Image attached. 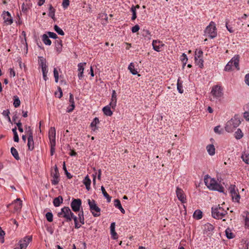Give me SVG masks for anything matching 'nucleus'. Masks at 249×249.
Returning a JSON list of instances; mask_svg holds the SVG:
<instances>
[{
	"label": "nucleus",
	"mask_w": 249,
	"mask_h": 249,
	"mask_svg": "<svg viewBox=\"0 0 249 249\" xmlns=\"http://www.w3.org/2000/svg\"><path fill=\"white\" fill-rule=\"evenodd\" d=\"M86 65V63H80L78 65V71L79 73L78 76L79 79H81L83 77V72L84 70V66Z\"/></svg>",
	"instance_id": "f3484780"
},
{
	"label": "nucleus",
	"mask_w": 249,
	"mask_h": 249,
	"mask_svg": "<svg viewBox=\"0 0 249 249\" xmlns=\"http://www.w3.org/2000/svg\"><path fill=\"white\" fill-rule=\"evenodd\" d=\"M101 191L104 196L107 199V201L108 202H110L111 201V197L109 196V195L107 193L105 188L102 186L101 187Z\"/></svg>",
	"instance_id": "c9c22d12"
},
{
	"label": "nucleus",
	"mask_w": 249,
	"mask_h": 249,
	"mask_svg": "<svg viewBox=\"0 0 249 249\" xmlns=\"http://www.w3.org/2000/svg\"><path fill=\"white\" fill-rule=\"evenodd\" d=\"M110 107H111V106H110V105H109L103 107V111L106 115L109 116L112 115V112L110 109Z\"/></svg>",
	"instance_id": "b1692460"
},
{
	"label": "nucleus",
	"mask_w": 249,
	"mask_h": 249,
	"mask_svg": "<svg viewBox=\"0 0 249 249\" xmlns=\"http://www.w3.org/2000/svg\"><path fill=\"white\" fill-rule=\"evenodd\" d=\"M203 57V52L201 50H196L195 53V58Z\"/></svg>",
	"instance_id": "a19ab883"
},
{
	"label": "nucleus",
	"mask_w": 249,
	"mask_h": 249,
	"mask_svg": "<svg viewBox=\"0 0 249 249\" xmlns=\"http://www.w3.org/2000/svg\"><path fill=\"white\" fill-rule=\"evenodd\" d=\"M139 6L138 5H137V6L135 7L134 6H133L131 8V11L132 13V16L131 17V19L132 20H134V19H135L137 18V16H136V8H139Z\"/></svg>",
	"instance_id": "e433bc0d"
},
{
	"label": "nucleus",
	"mask_w": 249,
	"mask_h": 249,
	"mask_svg": "<svg viewBox=\"0 0 249 249\" xmlns=\"http://www.w3.org/2000/svg\"><path fill=\"white\" fill-rule=\"evenodd\" d=\"M220 127L219 125L215 126L214 128V132L216 133H217V134H220L221 131L220 130Z\"/></svg>",
	"instance_id": "680f3d73"
},
{
	"label": "nucleus",
	"mask_w": 249,
	"mask_h": 249,
	"mask_svg": "<svg viewBox=\"0 0 249 249\" xmlns=\"http://www.w3.org/2000/svg\"><path fill=\"white\" fill-rule=\"evenodd\" d=\"M55 44L57 49H61L62 47V42L61 40L59 39L56 40Z\"/></svg>",
	"instance_id": "3c124183"
},
{
	"label": "nucleus",
	"mask_w": 249,
	"mask_h": 249,
	"mask_svg": "<svg viewBox=\"0 0 249 249\" xmlns=\"http://www.w3.org/2000/svg\"><path fill=\"white\" fill-rule=\"evenodd\" d=\"M128 69L130 72L133 75L137 74V69L135 68V65L133 63H131L128 67Z\"/></svg>",
	"instance_id": "a878e982"
},
{
	"label": "nucleus",
	"mask_w": 249,
	"mask_h": 249,
	"mask_svg": "<svg viewBox=\"0 0 249 249\" xmlns=\"http://www.w3.org/2000/svg\"><path fill=\"white\" fill-rule=\"evenodd\" d=\"M206 150L210 156H213L215 153V149L213 144H209L206 146Z\"/></svg>",
	"instance_id": "6ab92c4d"
},
{
	"label": "nucleus",
	"mask_w": 249,
	"mask_h": 249,
	"mask_svg": "<svg viewBox=\"0 0 249 249\" xmlns=\"http://www.w3.org/2000/svg\"><path fill=\"white\" fill-rule=\"evenodd\" d=\"M3 19L4 22L8 25L11 24L13 23V19L11 17L10 14L9 12L4 11L3 14Z\"/></svg>",
	"instance_id": "dca6fc26"
},
{
	"label": "nucleus",
	"mask_w": 249,
	"mask_h": 249,
	"mask_svg": "<svg viewBox=\"0 0 249 249\" xmlns=\"http://www.w3.org/2000/svg\"><path fill=\"white\" fill-rule=\"evenodd\" d=\"M99 123V119L97 117L95 118L90 124V126L92 128V130L95 131L97 129L96 125Z\"/></svg>",
	"instance_id": "7c9ffc66"
},
{
	"label": "nucleus",
	"mask_w": 249,
	"mask_h": 249,
	"mask_svg": "<svg viewBox=\"0 0 249 249\" xmlns=\"http://www.w3.org/2000/svg\"><path fill=\"white\" fill-rule=\"evenodd\" d=\"M139 30L140 27L138 25H135L131 29L132 32L133 33L137 32Z\"/></svg>",
	"instance_id": "5fc2aeb1"
},
{
	"label": "nucleus",
	"mask_w": 249,
	"mask_h": 249,
	"mask_svg": "<svg viewBox=\"0 0 249 249\" xmlns=\"http://www.w3.org/2000/svg\"><path fill=\"white\" fill-rule=\"evenodd\" d=\"M51 144V155H53L54 151H55V143H50Z\"/></svg>",
	"instance_id": "6e6d98bb"
},
{
	"label": "nucleus",
	"mask_w": 249,
	"mask_h": 249,
	"mask_svg": "<svg viewBox=\"0 0 249 249\" xmlns=\"http://www.w3.org/2000/svg\"><path fill=\"white\" fill-rule=\"evenodd\" d=\"M243 217L244 219L245 226L246 228H249V213L247 212H245L243 214Z\"/></svg>",
	"instance_id": "5701e85b"
},
{
	"label": "nucleus",
	"mask_w": 249,
	"mask_h": 249,
	"mask_svg": "<svg viewBox=\"0 0 249 249\" xmlns=\"http://www.w3.org/2000/svg\"><path fill=\"white\" fill-rule=\"evenodd\" d=\"M48 34L50 37L54 39H56L57 38H58L57 35L53 32H48Z\"/></svg>",
	"instance_id": "864d4df0"
},
{
	"label": "nucleus",
	"mask_w": 249,
	"mask_h": 249,
	"mask_svg": "<svg viewBox=\"0 0 249 249\" xmlns=\"http://www.w3.org/2000/svg\"><path fill=\"white\" fill-rule=\"evenodd\" d=\"M46 217L49 222H52L53 220V215L52 213L48 212L46 214Z\"/></svg>",
	"instance_id": "09e8293b"
},
{
	"label": "nucleus",
	"mask_w": 249,
	"mask_h": 249,
	"mask_svg": "<svg viewBox=\"0 0 249 249\" xmlns=\"http://www.w3.org/2000/svg\"><path fill=\"white\" fill-rule=\"evenodd\" d=\"M177 89L180 93H182L183 92L184 90L183 89L182 83L180 81L179 78L178 80Z\"/></svg>",
	"instance_id": "4c0bfd02"
},
{
	"label": "nucleus",
	"mask_w": 249,
	"mask_h": 249,
	"mask_svg": "<svg viewBox=\"0 0 249 249\" xmlns=\"http://www.w3.org/2000/svg\"><path fill=\"white\" fill-rule=\"evenodd\" d=\"M53 74H54V77L55 78V82L57 83V82H58V81L59 74H58V71L56 68H54L53 70Z\"/></svg>",
	"instance_id": "8fccbe9b"
},
{
	"label": "nucleus",
	"mask_w": 249,
	"mask_h": 249,
	"mask_svg": "<svg viewBox=\"0 0 249 249\" xmlns=\"http://www.w3.org/2000/svg\"><path fill=\"white\" fill-rule=\"evenodd\" d=\"M14 101L13 105L15 107H18L20 106V101L19 99V98L17 96H14Z\"/></svg>",
	"instance_id": "79ce46f5"
},
{
	"label": "nucleus",
	"mask_w": 249,
	"mask_h": 249,
	"mask_svg": "<svg viewBox=\"0 0 249 249\" xmlns=\"http://www.w3.org/2000/svg\"><path fill=\"white\" fill-rule=\"evenodd\" d=\"M245 82L246 84L249 86V73L245 75Z\"/></svg>",
	"instance_id": "e2e57ef3"
},
{
	"label": "nucleus",
	"mask_w": 249,
	"mask_h": 249,
	"mask_svg": "<svg viewBox=\"0 0 249 249\" xmlns=\"http://www.w3.org/2000/svg\"><path fill=\"white\" fill-rule=\"evenodd\" d=\"M211 101H220L224 95L223 89L220 85H215L211 88L210 92Z\"/></svg>",
	"instance_id": "f03ea898"
},
{
	"label": "nucleus",
	"mask_w": 249,
	"mask_h": 249,
	"mask_svg": "<svg viewBox=\"0 0 249 249\" xmlns=\"http://www.w3.org/2000/svg\"><path fill=\"white\" fill-rule=\"evenodd\" d=\"M14 141L16 142H18L19 138H18V133L14 134Z\"/></svg>",
	"instance_id": "774afa93"
},
{
	"label": "nucleus",
	"mask_w": 249,
	"mask_h": 249,
	"mask_svg": "<svg viewBox=\"0 0 249 249\" xmlns=\"http://www.w3.org/2000/svg\"><path fill=\"white\" fill-rule=\"evenodd\" d=\"M204 183L211 190L217 191L220 193L224 192V187L215 179L211 178L208 175L205 176Z\"/></svg>",
	"instance_id": "f257e3e1"
},
{
	"label": "nucleus",
	"mask_w": 249,
	"mask_h": 249,
	"mask_svg": "<svg viewBox=\"0 0 249 249\" xmlns=\"http://www.w3.org/2000/svg\"><path fill=\"white\" fill-rule=\"evenodd\" d=\"M58 92H55V95L59 98H60L62 96V91L60 87L58 88Z\"/></svg>",
	"instance_id": "603ef678"
},
{
	"label": "nucleus",
	"mask_w": 249,
	"mask_h": 249,
	"mask_svg": "<svg viewBox=\"0 0 249 249\" xmlns=\"http://www.w3.org/2000/svg\"><path fill=\"white\" fill-rule=\"evenodd\" d=\"M115 223L114 222H113L111 224V225H110V233H111L112 237L113 239H116L118 238V237H117V234L115 232Z\"/></svg>",
	"instance_id": "aec40b11"
},
{
	"label": "nucleus",
	"mask_w": 249,
	"mask_h": 249,
	"mask_svg": "<svg viewBox=\"0 0 249 249\" xmlns=\"http://www.w3.org/2000/svg\"><path fill=\"white\" fill-rule=\"evenodd\" d=\"M42 41L46 45H50L51 44V41L49 38L48 36L46 34H43L42 36Z\"/></svg>",
	"instance_id": "473e14b6"
},
{
	"label": "nucleus",
	"mask_w": 249,
	"mask_h": 249,
	"mask_svg": "<svg viewBox=\"0 0 249 249\" xmlns=\"http://www.w3.org/2000/svg\"><path fill=\"white\" fill-rule=\"evenodd\" d=\"M233 201L235 202H239L240 199V196L239 195L238 191L233 193L231 195Z\"/></svg>",
	"instance_id": "c756f323"
},
{
	"label": "nucleus",
	"mask_w": 249,
	"mask_h": 249,
	"mask_svg": "<svg viewBox=\"0 0 249 249\" xmlns=\"http://www.w3.org/2000/svg\"><path fill=\"white\" fill-rule=\"evenodd\" d=\"M83 183L86 186V189L89 191L90 189V183H91V180L89 177L88 175H87L84 178L83 180Z\"/></svg>",
	"instance_id": "393cba45"
},
{
	"label": "nucleus",
	"mask_w": 249,
	"mask_h": 249,
	"mask_svg": "<svg viewBox=\"0 0 249 249\" xmlns=\"http://www.w3.org/2000/svg\"><path fill=\"white\" fill-rule=\"evenodd\" d=\"M40 62L41 65V67H43L44 65H46L45 59L43 57L40 58Z\"/></svg>",
	"instance_id": "69168bd1"
},
{
	"label": "nucleus",
	"mask_w": 249,
	"mask_h": 249,
	"mask_svg": "<svg viewBox=\"0 0 249 249\" xmlns=\"http://www.w3.org/2000/svg\"><path fill=\"white\" fill-rule=\"evenodd\" d=\"M52 176L53 177V179L52 180V183L53 185H57L59 182V173H52Z\"/></svg>",
	"instance_id": "a211bd4d"
},
{
	"label": "nucleus",
	"mask_w": 249,
	"mask_h": 249,
	"mask_svg": "<svg viewBox=\"0 0 249 249\" xmlns=\"http://www.w3.org/2000/svg\"><path fill=\"white\" fill-rule=\"evenodd\" d=\"M234 135L235 138L237 140L240 139L243 136V134L240 129H238Z\"/></svg>",
	"instance_id": "58836bf2"
},
{
	"label": "nucleus",
	"mask_w": 249,
	"mask_h": 249,
	"mask_svg": "<svg viewBox=\"0 0 249 249\" xmlns=\"http://www.w3.org/2000/svg\"><path fill=\"white\" fill-rule=\"evenodd\" d=\"M70 4L69 0H63L62 5L64 8H67Z\"/></svg>",
	"instance_id": "bf43d9fd"
},
{
	"label": "nucleus",
	"mask_w": 249,
	"mask_h": 249,
	"mask_svg": "<svg viewBox=\"0 0 249 249\" xmlns=\"http://www.w3.org/2000/svg\"><path fill=\"white\" fill-rule=\"evenodd\" d=\"M54 29L55 31L59 35L63 36L64 35V32L63 31L59 28L57 25H55L54 26Z\"/></svg>",
	"instance_id": "49530a36"
},
{
	"label": "nucleus",
	"mask_w": 249,
	"mask_h": 249,
	"mask_svg": "<svg viewBox=\"0 0 249 249\" xmlns=\"http://www.w3.org/2000/svg\"><path fill=\"white\" fill-rule=\"evenodd\" d=\"M241 158L247 164H249V154L245 152L242 154Z\"/></svg>",
	"instance_id": "2f4dec72"
},
{
	"label": "nucleus",
	"mask_w": 249,
	"mask_h": 249,
	"mask_svg": "<svg viewBox=\"0 0 249 249\" xmlns=\"http://www.w3.org/2000/svg\"><path fill=\"white\" fill-rule=\"evenodd\" d=\"M17 124V125L18 126V130L20 132H23V128H22V124L20 122V121H18V123H16Z\"/></svg>",
	"instance_id": "4d7b16f0"
},
{
	"label": "nucleus",
	"mask_w": 249,
	"mask_h": 249,
	"mask_svg": "<svg viewBox=\"0 0 249 249\" xmlns=\"http://www.w3.org/2000/svg\"><path fill=\"white\" fill-rule=\"evenodd\" d=\"M9 72L10 76L14 77L15 76V71L13 69L10 68L9 69Z\"/></svg>",
	"instance_id": "338daca9"
},
{
	"label": "nucleus",
	"mask_w": 249,
	"mask_h": 249,
	"mask_svg": "<svg viewBox=\"0 0 249 249\" xmlns=\"http://www.w3.org/2000/svg\"><path fill=\"white\" fill-rule=\"evenodd\" d=\"M214 229V227L210 223H207L204 225V231L207 232L212 231Z\"/></svg>",
	"instance_id": "bb28decb"
},
{
	"label": "nucleus",
	"mask_w": 249,
	"mask_h": 249,
	"mask_svg": "<svg viewBox=\"0 0 249 249\" xmlns=\"http://www.w3.org/2000/svg\"><path fill=\"white\" fill-rule=\"evenodd\" d=\"M227 214V210L219 206V205L212 208V214L214 218L222 219Z\"/></svg>",
	"instance_id": "20e7f679"
},
{
	"label": "nucleus",
	"mask_w": 249,
	"mask_h": 249,
	"mask_svg": "<svg viewBox=\"0 0 249 249\" xmlns=\"http://www.w3.org/2000/svg\"><path fill=\"white\" fill-rule=\"evenodd\" d=\"M114 206L118 208L119 209H120L122 213H124V210L123 208L122 207V205L120 202V201L119 199H115L114 201Z\"/></svg>",
	"instance_id": "c85d7f7f"
},
{
	"label": "nucleus",
	"mask_w": 249,
	"mask_h": 249,
	"mask_svg": "<svg viewBox=\"0 0 249 249\" xmlns=\"http://www.w3.org/2000/svg\"><path fill=\"white\" fill-rule=\"evenodd\" d=\"M81 204L82 201L80 199H73L71 204L72 210L75 212L79 211Z\"/></svg>",
	"instance_id": "9b49d317"
},
{
	"label": "nucleus",
	"mask_w": 249,
	"mask_h": 249,
	"mask_svg": "<svg viewBox=\"0 0 249 249\" xmlns=\"http://www.w3.org/2000/svg\"><path fill=\"white\" fill-rule=\"evenodd\" d=\"M243 116L246 121H249V112H247V111L245 112L244 113Z\"/></svg>",
	"instance_id": "052dcab7"
},
{
	"label": "nucleus",
	"mask_w": 249,
	"mask_h": 249,
	"mask_svg": "<svg viewBox=\"0 0 249 249\" xmlns=\"http://www.w3.org/2000/svg\"><path fill=\"white\" fill-rule=\"evenodd\" d=\"M54 13L55 9L53 8L52 5H50L49 6V12L48 14L49 16L51 17L53 19H54Z\"/></svg>",
	"instance_id": "ea45409f"
},
{
	"label": "nucleus",
	"mask_w": 249,
	"mask_h": 249,
	"mask_svg": "<svg viewBox=\"0 0 249 249\" xmlns=\"http://www.w3.org/2000/svg\"><path fill=\"white\" fill-rule=\"evenodd\" d=\"M32 240V236H26L24 238L19 240L18 244L19 247H17L14 248V249H26V248Z\"/></svg>",
	"instance_id": "1a4fd4ad"
},
{
	"label": "nucleus",
	"mask_w": 249,
	"mask_h": 249,
	"mask_svg": "<svg viewBox=\"0 0 249 249\" xmlns=\"http://www.w3.org/2000/svg\"><path fill=\"white\" fill-rule=\"evenodd\" d=\"M29 137L28 138V147L29 150H32L34 148V142L33 140V137L31 131H29Z\"/></svg>",
	"instance_id": "2eb2a0df"
},
{
	"label": "nucleus",
	"mask_w": 249,
	"mask_h": 249,
	"mask_svg": "<svg viewBox=\"0 0 249 249\" xmlns=\"http://www.w3.org/2000/svg\"><path fill=\"white\" fill-rule=\"evenodd\" d=\"M11 152L12 155L13 156V157L17 160H19L20 158H19V157L18 155V153L16 148H15L14 147H12L11 148Z\"/></svg>",
	"instance_id": "f704fd0d"
},
{
	"label": "nucleus",
	"mask_w": 249,
	"mask_h": 249,
	"mask_svg": "<svg viewBox=\"0 0 249 249\" xmlns=\"http://www.w3.org/2000/svg\"><path fill=\"white\" fill-rule=\"evenodd\" d=\"M176 195L178 200L182 203L186 202V196L182 189L179 187H177Z\"/></svg>",
	"instance_id": "9d476101"
},
{
	"label": "nucleus",
	"mask_w": 249,
	"mask_h": 249,
	"mask_svg": "<svg viewBox=\"0 0 249 249\" xmlns=\"http://www.w3.org/2000/svg\"><path fill=\"white\" fill-rule=\"evenodd\" d=\"M69 102L71 104V105L72 106V105H74V101L73 96L71 93H70Z\"/></svg>",
	"instance_id": "13d9d810"
},
{
	"label": "nucleus",
	"mask_w": 249,
	"mask_h": 249,
	"mask_svg": "<svg viewBox=\"0 0 249 249\" xmlns=\"http://www.w3.org/2000/svg\"><path fill=\"white\" fill-rule=\"evenodd\" d=\"M73 214L69 207H64L58 213L57 215L60 218H64L67 222H70L72 219Z\"/></svg>",
	"instance_id": "39448f33"
},
{
	"label": "nucleus",
	"mask_w": 249,
	"mask_h": 249,
	"mask_svg": "<svg viewBox=\"0 0 249 249\" xmlns=\"http://www.w3.org/2000/svg\"><path fill=\"white\" fill-rule=\"evenodd\" d=\"M153 49L157 52H160L161 48L164 46V44L158 40H153L152 42Z\"/></svg>",
	"instance_id": "f8f14e48"
},
{
	"label": "nucleus",
	"mask_w": 249,
	"mask_h": 249,
	"mask_svg": "<svg viewBox=\"0 0 249 249\" xmlns=\"http://www.w3.org/2000/svg\"><path fill=\"white\" fill-rule=\"evenodd\" d=\"M239 58L240 56L239 55H234L225 66L224 71H230L233 70L234 68L236 69L237 70H239Z\"/></svg>",
	"instance_id": "7ed1b4c3"
},
{
	"label": "nucleus",
	"mask_w": 249,
	"mask_h": 249,
	"mask_svg": "<svg viewBox=\"0 0 249 249\" xmlns=\"http://www.w3.org/2000/svg\"><path fill=\"white\" fill-rule=\"evenodd\" d=\"M88 203L90 210L94 216L97 217L100 215V209L97 206L94 200L88 199Z\"/></svg>",
	"instance_id": "0eeeda50"
},
{
	"label": "nucleus",
	"mask_w": 249,
	"mask_h": 249,
	"mask_svg": "<svg viewBox=\"0 0 249 249\" xmlns=\"http://www.w3.org/2000/svg\"><path fill=\"white\" fill-rule=\"evenodd\" d=\"M229 190L231 195L238 191V189L236 188L235 185H231L229 187Z\"/></svg>",
	"instance_id": "c03bdc74"
},
{
	"label": "nucleus",
	"mask_w": 249,
	"mask_h": 249,
	"mask_svg": "<svg viewBox=\"0 0 249 249\" xmlns=\"http://www.w3.org/2000/svg\"><path fill=\"white\" fill-rule=\"evenodd\" d=\"M240 124V120L237 118L231 119L229 121L225 127V129L228 132H231L233 129L237 127Z\"/></svg>",
	"instance_id": "6e6552de"
},
{
	"label": "nucleus",
	"mask_w": 249,
	"mask_h": 249,
	"mask_svg": "<svg viewBox=\"0 0 249 249\" xmlns=\"http://www.w3.org/2000/svg\"><path fill=\"white\" fill-rule=\"evenodd\" d=\"M226 235L228 239H232L234 237L233 233L231 232V230L228 229L225 231Z\"/></svg>",
	"instance_id": "a18cd8bd"
},
{
	"label": "nucleus",
	"mask_w": 249,
	"mask_h": 249,
	"mask_svg": "<svg viewBox=\"0 0 249 249\" xmlns=\"http://www.w3.org/2000/svg\"><path fill=\"white\" fill-rule=\"evenodd\" d=\"M180 59L183 63V66L184 67V66L186 64V63L188 61V58L186 54H185L184 53H182V54L181 56Z\"/></svg>",
	"instance_id": "37998d69"
},
{
	"label": "nucleus",
	"mask_w": 249,
	"mask_h": 249,
	"mask_svg": "<svg viewBox=\"0 0 249 249\" xmlns=\"http://www.w3.org/2000/svg\"><path fill=\"white\" fill-rule=\"evenodd\" d=\"M78 219L79 220L80 222L82 224H84V213L83 211H82L80 212V213H78Z\"/></svg>",
	"instance_id": "de8ad7c7"
},
{
	"label": "nucleus",
	"mask_w": 249,
	"mask_h": 249,
	"mask_svg": "<svg viewBox=\"0 0 249 249\" xmlns=\"http://www.w3.org/2000/svg\"><path fill=\"white\" fill-rule=\"evenodd\" d=\"M117 102V98H116V93L115 90H113L112 93V98H111V101L110 102L109 105L110 106H111L112 108H113L116 106V104Z\"/></svg>",
	"instance_id": "412c9836"
},
{
	"label": "nucleus",
	"mask_w": 249,
	"mask_h": 249,
	"mask_svg": "<svg viewBox=\"0 0 249 249\" xmlns=\"http://www.w3.org/2000/svg\"><path fill=\"white\" fill-rule=\"evenodd\" d=\"M195 61L196 65H197L199 68H202L203 67V60L202 57L199 58H195Z\"/></svg>",
	"instance_id": "72a5a7b5"
},
{
	"label": "nucleus",
	"mask_w": 249,
	"mask_h": 249,
	"mask_svg": "<svg viewBox=\"0 0 249 249\" xmlns=\"http://www.w3.org/2000/svg\"><path fill=\"white\" fill-rule=\"evenodd\" d=\"M41 68L43 74H47L48 72L47 65H44L43 67Z\"/></svg>",
	"instance_id": "0e129e2a"
},
{
	"label": "nucleus",
	"mask_w": 249,
	"mask_h": 249,
	"mask_svg": "<svg viewBox=\"0 0 249 249\" xmlns=\"http://www.w3.org/2000/svg\"><path fill=\"white\" fill-rule=\"evenodd\" d=\"M205 36L210 38H213L217 36V32L215 24L214 22L211 21L209 25L207 26L205 30Z\"/></svg>",
	"instance_id": "423d86ee"
},
{
	"label": "nucleus",
	"mask_w": 249,
	"mask_h": 249,
	"mask_svg": "<svg viewBox=\"0 0 249 249\" xmlns=\"http://www.w3.org/2000/svg\"><path fill=\"white\" fill-rule=\"evenodd\" d=\"M63 197L62 196H58L57 197H55L53 201V204L54 206L58 207L63 202Z\"/></svg>",
	"instance_id": "4be33fe9"
},
{
	"label": "nucleus",
	"mask_w": 249,
	"mask_h": 249,
	"mask_svg": "<svg viewBox=\"0 0 249 249\" xmlns=\"http://www.w3.org/2000/svg\"><path fill=\"white\" fill-rule=\"evenodd\" d=\"M55 129L54 127H51L49 131V137L50 143H55Z\"/></svg>",
	"instance_id": "4468645a"
},
{
	"label": "nucleus",
	"mask_w": 249,
	"mask_h": 249,
	"mask_svg": "<svg viewBox=\"0 0 249 249\" xmlns=\"http://www.w3.org/2000/svg\"><path fill=\"white\" fill-rule=\"evenodd\" d=\"M194 218L199 220L202 217V212L199 210H196L195 211L193 214Z\"/></svg>",
	"instance_id": "cd10ccee"
},
{
	"label": "nucleus",
	"mask_w": 249,
	"mask_h": 249,
	"mask_svg": "<svg viewBox=\"0 0 249 249\" xmlns=\"http://www.w3.org/2000/svg\"><path fill=\"white\" fill-rule=\"evenodd\" d=\"M14 205V212H19L22 208V201L20 198H17L13 203Z\"/></svg>",
	"instance_id": "ddd939ff"
}]
</instances>
